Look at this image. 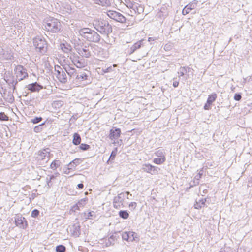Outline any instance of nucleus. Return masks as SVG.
I'll use <instances>...</instances> for the list:
<instances>
[{
	"mask_svg": "<svg viewBox=\"0 0 252 252\" xmlns=\"http://www.w3.org/2000/svg\"><path fill=\"white\" fill-rule=\"evenodd\" d=\"M169 6L163 5L160 9L158 16L161 19H165L169 15Z\"/></svg>",
	"mask_w": 252,
	"mask_h": 252,
	"instance_id": "nucleus-15",
	"label": "nucleus"
},
{
	"mask_svg": "<svg viewBox=\"0 0 252 252\" xmlns=\"http://www.w3.org/2000/svg\"><path fill=\"white\" fill-rule=\"evenodd\" d=\"M70 231L75 237H78L81 234L80 226L79 223L74 224L71 228Z\"/></svg>",
	"mask_w": 252,
	"mask_h": 252,
	"instance_id": "nucleus-22",
	"label": "nucleus"
},
{
	"mask_svg": "<svg viewBox=\"0 0 252 252\" xmlns=\"http://www.w3.org/2000/svg\"><path fill=\"white\" fill-rule=\"evenodd\" d=\"M88 198L85 197L79 200L76 204L79 207H81L84 206L88 201Z\"/></svg>",
	"mask_w": 252,
	"mask_h": 252,
	"instance_id": "nucleus-39",
	"label": "nucleus"
},
{
	"mask_svg": "<svg viewBox=\"0 0 252 252\" xmlns=\"http://www.w3.org/2000/svg\"><path fill=\"white\" fill-rule=\"evenodd\" d=\"M164 49L166 51H169L171 49V45L170 44H166L165 45Z\"/></svg>",
	"mask_w": 252,
	"mask_h": 252,
	"instance_id": "nucleus-61",
	"label": "nucleus"
},
{
	"mask_svg": "<svg viewBox=\"0 0 252 252\" xmlns=\"http://www.w3.org/2000/svg\"><path fill=\"white\" fill-rule=\"evenodd\" d=\"M81 138L80 135L77 132L74 133L73 136L72 143L74 145H78L80 144Z\"/></svg>",
	"mask_w": 252,
	"mask_h": 252,
	"instance_id": "nucleus-29",
	"label": "nucleus"
},
{
	"mask_svg": "<svg viewBox=\"0 0 252 252\" xmlns=\"http://www.w3.org/2000/svg\"><path fill=\"white\" fill-rule=\"evenodd\" d=\"M63 69L67 73V74L70 76V79H72V81L74 82L78 71L76 70V69L70 67L69 65H67L63 67Z\"/></svg>",
	"mask_w": 252,
	"mask_h": 252,
	"instance_id": "nucleus-14",
	"label": "nucleus"
},
{
	"mask_svg": "<svg viewBox=\"0 0 252 252\" xmlns=\"http://www.w3.org/2000/svg\"><path fill=\"white\" fill-rule=\"evenodd\" d=\"M179 79L177 80L176 78H173V86L174 87L176 88L179 86Z\"/></svg>",
	"mask_w": 252,
	"mask_h": 252,
	"instance_id": "nucleus-53",
	"label": "nucleus"
},
{
	"mask_svg": "<svg viewBox=\"0 0 252 252\" xmlns=\"http://www.w3.org/2000/svg\"><path fill=\"white\" fill-rule=\"evenodd\" d=\"M33 45L36 52L45 55L48 51V44L43 37L37 36L33 39Z\"/></svg>",
	"mask_w": 252,
	"mask_h": 252,
	"instance_id": "nucleus-4",
	"label": "nucleus"
},
{
	"mask_svg": "<svg viewBox=\"0 0 252 252\" xmlns=\"http://www.w3.org/2000/svg\"><path fill=\"white\" fill-rule=\"evenodd\" d=\"M46 180V182H47V185L48 188H50L52 186V184H53L52 181L48 177H47Z\"/></svg>",
	"mask_w": 252,
	"mask_h": 252,
	"instance_id": "nucleus-54",
	"label": "nucleus"
},
{
	"mask_svg": "<svg viewBox=\"0 0 252 252\" xmlns=\"http://www.w3.org/2000/svg\"><path fill=\"white\" fill-rule=\"evenodd\" d=\"M142 169L143 171L151 174H156L158 173V167L153 166L150 164H143Z\"/></svg>",
	"mask_w": 252,
	"mask_h": 252,
	"instance_id": "nucleus-12",
	"label": "nucleus"
},
{
	"mask_svg": "<svg viewBox=\"0 0 252 252\" xmlns=\"http://www.w3.org/2000/svg\"><path fill=\"white\" fill-rule=\"evenodd\" d=\"M71 169L69 168V167L68 166V168L63 169V172L65 174H69L70 173V170Z\"/></svg>",
	"mask_w": 252,
	"mask_h": 252,
	"instance_id": "nucleus-62",
	"label": "nucleus"
},
{
	"mask_svg": "<svg viewBox=\"0 0 252 252\" xmlns=\"http://www.w3.org/2000/svg\"><path fill=\"white\" fill-rule=\"evenodd\" d=\"M43 120V118L41 117H35L34 118L31 119V122L33 124H36L41 122Z\"/></svg>",
	"mask_w": 252,
	"mask_h": 252,
	"instance_id": "nucleus-41",
	"label": "nucleus"
},
{
	"mask_svg": "<svg viewBox=\"0 0 252 252\" xmlns=\"http://www.w3.org/2000/svg\"><path fill=\"white\" fill-rule=\"evenodd\" d=\"M17 83H18L17 81H15L13 80L11 82H10V83L12 85V86L13 87V91L15 89L16 85L17 84Z\"/></svg>",
	"mask_w": 252,
	"mask_h": 252,
	"instance_id": "nucleus-60",
	"label": "nucleus"
},
{
	"mask_svg": "<svg viewBox=\"0 0 252 252\" xmlns=\"http://www.w3.org/2000/svg\"><path fill=\"white\" fill-rule=\"evenodd\" d=\"M49 154V148H44L40 150L36 154L37 155L36 158L38 160L44 161L46 159V156Z\"/></svg>",
	"mask_w": 252,
	"mask_h": 252,
	"instance_id": "nucleus-16",
	"label": "nucleus"
},
{
	"mask_svg": "<svg viewBox=\"0 0 252 252\" xmlns=\"http://www.w3.org/2000/svg\"><path fill=\"white\" fill-rule=\"evenodd\" d=\"M50 151H50V149L49 148V154H48L47 156H46V159H47V160L46 161V163L49 160L50 158H51V156L53 155L52 154L50 153Z\"/></svg>",
	"mask_w": 252,
	"mask_h": 252,
	"instance_id": "nucleus-59",
	"label": "nucleus"
},
{
	"mask_svg": "<svg viewBox=\"0 0 252 252\" xmlns=\"http://www.w3.org/2000/svg\"><path fill=\"white\" fill-rule=\"evenodd\" d=\"M61 164V162L59 160H54L50 164V167L53 170H56L57 168L60 167Z\"/></svg>",
	"mask_w": 252,
	"mask_h": 252,
	"instance_id": "nucleus-30",
	"label": "nucleus"
},
{
	"mask_svg": "<svg viewBox=\"0 0 252 252\" xmlns=\"http://www.w3.org/2000/svg\"><path fill=\"white\" fill-rule=\"evenodd\" d=\"M3 98L8 103H12L14 100L13 92L5 90L2 95Z\"/></svg>",
	"mask_w": 252,
	"mask_h": 252,
	"instance_id": "nucleus-20",
	"label": "nucleus"
},
{
	"mask_svg": "<svg viewBox=\"0 0 252 252\" xmlns=\"http://www.w3.org/2000/svg\"><path fill=\"white\" fill-rule=\"evenodd\" d=\"M39 211L36 209L33 210L31 213V216L33 218H36L39 215Z\"/></svg>",
	"mask_w": 252,
	"mask_h": 252,
	"instance_id": "nucleus-48",
	"label": "nucleus"
},
{
	"mask_svg": "<svg viewBox=\"0 0 252 252\" xmlns=\"http://www.w3.org/2000/svg\"><path fill=\"white\" fill-rule=\"evenodd\" d=\"M78 32L80 36L89 42L98 43L100 41V35L95 31L90 28H82L79 30Z\"/></svg>",
	"mask_w": 252,
	"mask_h": 252,
	"instance_id": "nucleus-2",
	"label": "nucleus"
},
{
	"mask_svg": "<svg viewBox=\"0 0 252 252\" xmlns=\"http://www.w3.org/2000/svg\"><path fill=\"white\" fill-rule=\"evenodd\" d=\"M242 98L240 93H236L234 96V99L236 101H240Z\"/></svg>",
	"mask_w": 252,
	"mask_h": 252,
	"instance_id": "nucleus-50",
	"label": "nucleus"
},
{
	"mask_svg": "<svg viewBox=\"0 0 252 252\" xmlns=\"http://www.w3.org/2000/svg\"><path fill=\"white\" fill-rule=\"evenodd\" d=\"M217 94L215 93L209 95L206 103L204 105V109L209 110L211 109V106L217 98Z\"/></svg>",
	"mask_w": 252,
	"mask_h": 252,
	"instance_id": "nucleus-13",
	"label": "nucleus"
},
{
	"mask_svg": "<svg viewBox=\"0 0 252 252\" xmlns=\"http://www.w3.org/2000/svg\"><path fill=\"white\" fill-rule=\"evenodd\" d=\"M136 206H137V203L135 202H131L129 204V208H131L133 209H134Z\"/></svg>",
	"mask_w": 252,
	"mask_h": 252,
	"instance_id": "nucleus-57",
	"label": "nucleus"
},
{
	"mask_svg": "<svg viewBox=\"0 0 252 252\" xmlns=\"http://www.w3.org/2000/svg\"><path fill=\"white\" fill-rule=\"evenodd\" d=\"M0 55L2 56V57L5 59H11L10 55H8L7 53L6 54L4 49L1 47H0Z\"/></svg>",
	"mask_w": 252,
	"mask_h": 252,
	"instance_id": "nucleus-42",
	"label": "nucleus"
},
{
	"mask_svg": "<svg viewBox=\"0 0 252 252\" xmlns=\"http://www.w3.org/2000/svg\"><path fill=\"white\" fill-rule=\"evenodd\" d=\"M90 73L88 71L87 73L84 71H79L76 75V77L74 81L77 85H85L91 82L90 80Z\"/></svg>",
	"mask_w": 252,
	"mask_h": 252,
	"instance_id": "nucleus-5",
	"label": "nucleus"
},
{
	"mask_svg": "<svg viewBox=\"0 0 252 252\" xmlns=\"http://www.w3.org/2000/svg\"><path fill=\"white\" fill-rule=\"evenodd\" d=\"M185 73H187V68L186 67H181L180 68V71L178 72V74H180L179 77L180 76H183Z\"/></svg>",
	"mask_w": 252,
	"mask_h": 252,
	"instance_id": "nucleus-46",
	"label": "nucleus"
},
{
	"mask_svg": "<svg viewBox=\"0 0 252 252\" xmlns=\"http://www.w3.org/2000/svg\"><path fill=\"white\" fill-rule=\"evenodd\" d=\"M113 71V68L112 67V66H109L105 69H102V71L104 73L111 72H112Z\"/></svg>",
	"mask_w": 252,
	"mask_h": 252,
	"instance_id": "nucleus-52",
	"label": "nucleus"
},
{
	"mask_svg": "<svg viewBox=\"0 0 252 252\" xmlns=\"http://www.w3.org/2000/svg\"><path fill=\"white\" fill-rule=\"evenodd\" d=\"M166 160V158H157L153 159V162L157 164H161Z\"/></svg>",
	"mask_w": 252,
	"mask_h": 252,
	"instance_id": "nucleus-33",
	"label": "nucleus"
},
{
	"mask_svg": "<svg viewBox=\"0 0 252 252\" xmlns=\"http://www.w3.org/2000/svg\"><path fill=\"white\" fill-rule=\"evenodd\" d=\"M199 184V181L195 179V178H194L193 179V180L190 183V187H189V189L193 187V186H197Z\"/></svg>",
	"mask_w": 252,
	"mask_h": 252,
	"instance_id": "nucleus-49",
	"label": "nucleus"
},
{
	"mask_svg": "<svg viewBox=\"0 0 252 252\" xmlns=\"http://www.w3.org/2000/svg\"><path fill=\"white\" fill-rule=\"evenodd\" d=\"M94 28L102 35L108 36L112 33L113 29L108 21L102 18H96L92 21Z\"/></svg>",
	"mask_w": 252,
	"mask_h": 252,
	"instance_id": "nucleus-1",
	"label": "nucleus"
},
{
	"mask_svg": "<svg viewBox=\"0 0 252 252\" xmlns=\"http://www.w3.org/2000/svg\"><path fill=\"white\" fill-rule=\"evenodd\" d=\"M118 232H115L108 238V241L106 243L107 246L113 245L115 244V242L117 240L119 236H117Z\"/></svg>",
	"mask_w": 252,
	"mask_h": 252,
	"instance_id": "nucleus-28",
	"label": "nucleus"
},
{
	"mask_svg": "<svg viewBox=\"0 0 252 252\" xmlns=\"http://www.w3.org/2000/svg\"><path fill=\"white\" fill-rule=\"evenodd\" d=\"M122 238L123 240L130 241V238L131 237L129 235V232H124L122 234Z\"/></svg>",
	"mask_w": 252,
	"mask_h": 252,
	"instance_id": "nucleus-37",
	"label": "nucleus"
},
{
	"mask_svg": "<svg viewBox=\"0 0 252 252\" xmlns=\"http://www.w3.org/2000/svg\"><path fill=\"white\" fill-rule=\"evenodd\" d=\"M129 235L131 237L130 238V241L133 242L136 241V238H137V234L136 233L129 231Z\"/></svg>",
	"mask_w": 252,
	"mask_h": 252,
	"instance_id": "nucleus-47",
	"label": "nucleus"
},
{
	"mask_svg": "<svg viewBox=\"0 0 252 252\" xmlns=\"http://www.w3.org/2000/svg\"><path fill=\"white\" fill-rule=\"evenodd\" d=\"M49 121L48 120L45 121L44 122L41 123L38 126H35L33 128L34 132L39 133L43 130L44 129L47 128L48 124H49Z\"/></svg>",
	"mask_w": 252,
	"mask_h": 252,
	"instance_id": "nucleus-23",
	"label": "nucleus"
},
{
	"mask_svg": "<svg viewBox=\"0 0 252 252\" xmlns=\"http://www.w3.org/2000/svg\"><path fill=\"white\" fill-rule=\"evenodd\" d=\"M56 252H65L66 247L63 245H59L56 247Z\"/></svg>",
	"mask_w": 252,
	"mask_h": 252,
	"instance_id": "nucleus-40",
	"label": "nucleus"
},
{
	"mask_svg": "<svg viewBox=\"0 0 252 252\" xmlns=\"http://www.w3.org/2000/svg\"><path fill=\"white\" fill-rule=\"evenodd\" d=\"M124 193H121L114 198L113 203V207L115 208L119 209L123 206V201L124 200Z\"/></svg>",
	"mask_w": 252,
	"mask_h": 252,
	"instance_id": "nucleus-10",
	"label": "nucleus"
},
{
	"mask_svg": "<svg viewBox=\"0 0 252 252\" xmlns=\"http://www.w3.org/2000/svg\"><path fill=\"white\" fill-rule=\"evenodd\" d=\"M117 151L118 148L117 147L115 148L112 151L109 159L113 160L115 158L117 154Z\"/></svg>",
	"mask_w": 252,
	"mask_h": 252,
	"instance_id": "nucleus-43",
	"label": "nucleus"
},
{
	"mask_svg": "<svg viewBox=\"0 0 252 252\" xmlns=\"http://www.w3.org/2000/svg\"><path fill=\"white\" fill-rule=\"evenodd\" d=\"M62 50L65 53H68L71 50V47L70 45H65L63 43L61 45Z\"/></svg>",
	"mask_w": 252,
	"mask_h": 252,
	"instance_id": "nucleus-34",
	"label": "nucleus"
},
{
	"mask_svg": "<svg viewBox=\"0 0 252 252\" xmlns=\"http://www.w3.org/2000/svg\"><path fill=\"white\" fill-rule=\"evenodd\" d=\"M120 217L123 219H127L129 217V213L127 210H120L119 212Z\"/></svg>",
	"mask_w": 252,
	"mask_h": 252,
	"instance_id": "nucleus-32",
	"label": "nucleus"
},
{
	"mask_svg": "<svg viewBox=\"0 0 252 252\" xmlns=\"http://www.w3.org/2000/svg\"><path fill=\"white\" fill-rule=\"evenodd\" d=\"M14 72L16 74L17 79L19 81L23 80L28 76L26 69L21 65H19L15 67Z\"/></svg>",
	"mask_w": 252,
	"mask_h": 252,
	"instance_id": "nucleus-9",
	"label": "nucleus"
},
{
	"mask_svg": "<svg viewBox=\"0 0 252 252\" xmlns=\"http://www.w3.org/2000/svg\"><path fill=\"white\" fill-rule=\"evenodd\" d=\"M207 201V198H202L199 199L198 201L196 200L194 204V207L195 209H200L202 207H204L205 205V203Z\"/></svg>",
	"mask_w": 252,
	"mask_h": 252,
	"instance_id": "nucleus-25",
	"label": "nucleus"
},
{
	"mask_svg": "<svg viewBox=\"0 0 252 252\" xmlns=\"http://www.w3.org/2000/svg\"><path fill=\"white\" fill-rule=\"evenodd\" d=\"M77 51L80 56L82 57L89 58L91 56V52L89 50V47L85 46L83 48H78Z\"/></svg>",
	"mask_w": 252,
	"mask_h": 252,
	"instance_id": "nucleus-19",
	"label": "nucleus"
},
{
	"mask_svg": "<svg viewBox=\"0 0 252 252\" xmlns=\"http://www.w3.org/2000/svg\"><path fill=\"white\" fill-rule=\"evenodd\" d=\"M82 161V160L81 158H75L68 164V166L69 167L71 170H74L76 167L79 165Z\"/></svg>",
	"mask_w": 252,
	"mask_h": 252,
	"instance_id": "nucleus-26",
	"label": "nucleus"
},
{
	"mask_svg": "<svg viewBox=\"0 0 252 252\" xmlns=\"http://www.w3.org/2000/svg\"><path fill=\"white\" fill-rule=\"evenodd\" d=\"M127 7L132 9L134 13L140 14L143 11V8L142 6H138V4L136 3H130L127 5Z\"/></svg>",
	"mask_w": 252,
	"mask_h": 252,
	"instance_id": "nucleus-21",
	"label": "nucleus"
},
{
	"mask_svg": "<svg viewBox=\"0 0 252 252\" xmlns=\"http://www.w3.org/2000/svg\"><path fill=\"white\" fill-rule=\"evenodd\" d=\"M143 41L140 40L135 43L128 50L129 54L133 53L136 50L140 48L142 45Z\"/></svg>",
	"mask_w": 252,
	"mask_h": 252,
	"instance_id": "nucleus-24",
	"label": "nucleus"
},
{
	"mask_svg": "<svg viewBox=\"0 0 252 252\" xmlns=\"http://www.w3.org/2000/svg\"><path fill=\"white\" fill-rule=\"evenodd\" d=\"M59 175V173L58 172L55 173L54 175H51L49 177V179L52 181L54 180L56 177Z\"/></svg>",
	"mask_w": 252,
	"mask_h": 252,
	"instance_id": "nucleus-56",
	"label": "nucleus"
},
{
	"mask_svg": "<svg viewBox=\"0 0 252 252\" xmlns=\"http://www.w3.org/2000/svg\"><path fill=\"white\" fill-rule=\"evenodd\" d=\"M65 71L62 70L61 73L59 74V76H57L58 80L63 84H65L67 82V77Z\"/></svg>",
	"mask_w": 252,
	"mask_h": 252,
	"instance_id": "nucleus-27",
	"label": "nucleus"
},
{
	"mask_svg": "<svg viewBox=\"0 0 252 252\" xmlns=\"http://www.w3.org/2000/svg\"><path fill=\"white\" fill-rule=\"evenodd\" d=\"M197 1L194 0L191 2L189 3L182 10V14L186 15L189 13L190 11L193 9H194L196 7Z\"/></svg>",
	"mask_w": 252,
	"mask_h": 252,
	"instance_id": "nucleus-18",
	"label": "nucleus"
},
{
	"mask_svg": "<svg viewBox=\"0 0 252 252\" xmlns=\"http://www.w3.org/2000/svg\"><path fill=\"white\" fill-rule=\"evenodd\" d=\"M79 208H80V207H79L77 204H75L74 205H73L71 207V208L70 209V211H71L72 212H75L77 210H79Z\"/></svg>",
	"mask_w": 252,
	"mask_h": 252,
	"instance_id": "nucleus-51",
	"label": "nucleus"
},
{
	"mask_svg": "<svg viewBox=\"0 0 252 252\" xmlns=\"http://www.w3.org/2000/svg\"><path fill=\"white\" fill-rule=\"evenodd\" d=\"M84 188V185L82 183H79L77 185L78 189H82Z\"/></svg>",
	"mask_w": 252,
	"mask_h": 252,
	"instance_id": "nucleus-63",
	"label": "nucleus"
},
{
	"mask_svg": "<svg viewBox=\"0 0 252 252\" xmlns=\"http://www.w3.org/2000/svg\"><path fill=\"white\" fill-rule=\"evenodd\" d=\"M186 68H187V73L189 72L191 70V68L189 66L186 67Z\"/></svg>",
	"mask_w": 252,
	"mask_h": 252,
	"instance_id": "nucleus-64",
	"label": "nucleus"
},
{
	"mask_svg": "<svg viewBox=\"0 0 252 252\" xmlns=\"http://www.w3.org/2000/svg\"><path fill=\"white\" fill-rule=\"evenodd\" d=\"M62 70H63V69L60 66L58 65H56L55 66V71L56 72L57 74H56V77H57V76H59V74L61 73V71Z\"/></svg>",
	"mask_w": 252,
	"mask_h": 252,
	"instance_id": "nucleus-45",
	"label": "nucleus"
},
{
	"mask_svg": "<svg viewBox=\"0 0 252 252\" xmlns=\"http://www.w3.org/2000/svg\"><path fill=\"white\" fill-rule=\"evenodd\" d=\"M54 104L56 106H58V107H59L60 106H62L63 102L61 101H54Z\"/></svg>",
	"mask_w": 252,
	"mask_h": 252,
	"instance_id": "nucleus-55",
	"label": "nucleus"
},
{
	"mask_svg": "<svg viewBox=\"0 0 252 252\" xmlns=\"http://www.w3.org/2000/svg\"><path fill=\"white\" fill-rule=\"evenodd\" d=\"M9 117L4 112H0V121H8Z\"/></svg>",
	"mask_w": 252,
	"mask_h": 252,
	"instance_id": "nucleus-44",
	"label": "nucleus"
},
{
	"mask_svg": "<svg viewBox=\"0 0 252 252\" xmlns=\"http://www.w3.org/2000/svg\"><path fill=\"white\" fill-rule=\"evenodd\" d=\"M79 148L80 150L85 151L89 150L91 148V146L88 144L85 143H82L79 146Z\"/></svg>",
	"mask_w": 252,
	"mask_h": 252,
	"instance_id": "nucleus-36",
	"label": "nucleus"
},
{
	"mask_svg": "<svg viewBox=\"0 0 252 252\" xmlns=\"http://www.w3.org/2000/svg\"><path fill=\"white\" fill-rule=\"evenodd\" d=\"M26 88L31 92H39L43 88V87L36 82L27 85Z\"/></svg>",
	"mask_w": 252,
	"mask_h": 252,
	"instance_id": "nucleus-17",
	"label": "nucleus"
},
{
	"mask_svg": "<svg viewBox=\"0 0 252 252\" xmlns=\"http://www.w3.org/2000/svg\"><path fill=\"white\" fill-rule=\"evenodd\" d=\"M107 16L116 22L124 23L126 22V18L121 13L113 10H109L107 12Z\"/></svg>",
	"mask_w": 252,
	"mask_h": 252,
	"instance_id": "nucleus-7",
	"label": "nucleus"
},
{
	"mask_svg": "<svg viewBox=\"0 0 252 252\" xmlns=\"http://www.w3.org/2000/svg\"><path fill=\"white\" fill-rule=\"evenodd\" d=\"M16 226L20 229H26L28 226V222L26 218L21 214H17L14 217Z\"/></svg>",
	"mask_w": 252,
	"mask_h": 252,
	"instance_id": "nucleus-8",
	"label": "nucleus"
},
{
	"mask_svg": "<svg viewBox=\"0 0 252 252\" xmlns=\"http://www.w3.org/2000/svg\"><path fill=\"white\" fill-rule=\"evenodd\" d=\"M99 5L107 7L111 5V2L110 0H100Z\"/></svg>",
	"mask_w": 252,
	"mask_h": 252,
	"instance_id": "nucleus-38",
	"label": "nucleus"
},
{
	"mask_svg": "<svg viewBox=\"0 0 252 252\" xmlns=\"http://www.w3.org/2000/svg\"><path fill=\"white\" fill-rule=\"evenodd\" d=\"M121 134V130L120 128H117L116 127H113L110 130L108 137L111 140L117 139L120 136Z\"/></svg>",
	"mask_w": 252,
	"mask_h": 252,
	"instance_id": "nucleus-11",
	"label": "nucleus"
},
{
	"mask_svg": "<svg viewBox=\"0 0 252 252\" xmlns=\"http://www.w3.org/2000/svg\"><path fill=\"white\" fill-rule=\"evenodd\" d=\"M202 176V173H201L200 171L195 176V179L199 181L200 179L201 178Z\"/></svg>",
	"mask_w": 252,
	"mask_h": 252,
	"instance_id": "nucleus-58",
	"label": "nucleus"
},
{
	"mask_svg": "<svg viewBox=\"0 0 252 252\" xmlns=\"http://www.w3.org/2000/svg\"><path fill=\"white\" fill-rule=\"evenodd\" d=\"M70 59L74 65L77 68H81L87 65V62L82 56L80 57L75 54L70 57Z\"/></svg>",
	"mask_w": 252,
	"mask_h": 252,
	"instance_id": "nucleus-6",
	"label": "nucleus"
},
{
	"mask_svg": "<svg viewBox=\"0 0 252 252\" xmlns=\"http://www.w3.org/2000/svg\"><path fill=\"white\" fill-rule=\"evenodd\" d=\"M156 156L159 158H165V152L163 149L158 150L155 153Z\"/></svg>",
	"mask_w": 252,
	"mask_h": 252,
	"instance_id": "nucleus-35",
	"label": "nucleus"
},
{
	"mask_svg": "<svg viewBox=\"0 0 252 252\" xmlns=\"http://www.w3.org/2000/svg\"><path fill=\"white\" fill-rule=\"evenodd\" d=\"M85 219H93L96 217L95 213L94 211H90L87 214L84 213Z\"/></svg>",
	"mask_w": 252,
	"mask_h": 252,
	"instance_id": "nucleus-31",
	"label": "nucleus"
},
{
	"mask_svg": "<svg viewBox=\"0 0 252 252\" xmlns=\"http://www.w3.org/2000/svg\"><path fill=\"white\" fill-rule=\"evenodd\" d=\"M45 29L52 33H58L61 31L62 25L59 20L53 17L45 19L43 24Z\"/></svg>",
	"mask_w": 252,
	"mask_h": 252,
	"instance_id": "nucleus-3",
	"label": "nucleus"
}]
</instances>
